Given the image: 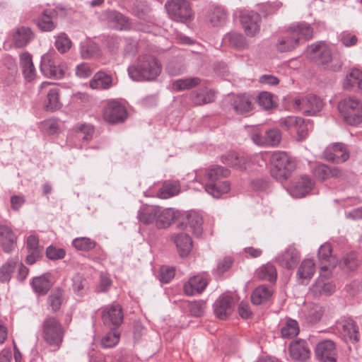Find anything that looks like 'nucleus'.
Segmentation results:
<instances>
[{"instance_id":"nucleus-1","label":"nucleus","mask_w":362,"mask_h":362,"mask_svg":"<svg viewBox=\"0 0 362 362\" xmlns=\"http://www.w3.org/2000/svg\"><path fill=\"white\" fill-rule=\"evenodd\" d=\"M313 36V29L306 22H297L290 25L287 33L280 37L276 47L280 52H290L299 46L301 39L308 40Z\"/></svg>"},{"instance_id":"nucleus-2","label":"nucleus","mask_w":362,"mask_h":362,"mask_svg":"<svg viewBox=\"0 0 362 362\" xmlns=\"http://www.w3.org/2000/svg\"><path fill=\"white\" fill-rule=\"evenodd\" d=\"M161 72V65L152 55L140 56L136 64L128 67L129 77L135 81L154 80Z\"/></svg>"},{"instance_id":"nucleus-3","label":"nucleus","mask_w":362,"mask_h":362,"mask_svg":"<svg viewBox=\"0 0 362 362\" xmlns=\"http://www.w3.org/2000/svg\"><path fill=\"white\" fill-rule=\"evenodd\" d=\"M272 176L277 181L287 180L296 168V160L285 151H274L270 157Z\"/></svg>"},{"instance_id":"nucleus-4","label":"nucleus","mask_w":362,"mask_h":362,"mask_svg":"<svg viewBox=\"0 0 362 362\" xmlns=\"http://www.w3.org/2000/svg\"><path fill=\"white\" fill-rule=\"evenodd\" d=\"M65 329L57 317L47 315L42 322V337L54 349H59L63 342Z\"/></svg>"},{"instance_id":"nucleus-5","label":"nucleus","mask_w":362,"mask_h":362,"mask_svg":"<svg viewBox=\"0 0 362 362\" xmlns=\"http://www.w3.org/2000/svg\"><path fill=\"white\" fill-rule=\"evenodd\" d=\"M229 175L230 170L224 167L219 165L210 167L206 173L209 180V182L205 185L206 192L215 198H218L221 194L227 193L230 190V183L228 181L221 182L220 186H217L214 182Z\"/></svg>"},{"instance_id":"nucleus-6","label":"nucleus","mask_w":362,"mask_h":362,"mask_svg":"<svg viewBox=\"0 0 362 362\" xmlns=\"http://www.w3.org/2000/svg\"><path fill=\"white\" fill-rule=\"evenodd\" d=\"M338 110L346 124L356 126L362 122L361 100L355 97L345 98L338 104Z\"/></svg>"},{"instance_id":"nucleus-7","label":"nucleus","mask_w":362,"mask_h":362,"mask_svg":"<svg viewBox=\"0 0 362 362\" xmlns=\"http://www.w3.org/2000/svg\"><path fill=\"white\" fill-rule=\"evenodd\" d=\"M308 50L315 54L316 62L322 65L327 66V69L334 72L341 71L343 62L340 59L332 60L331 50L322 42L312 44Z\"/></svg>"},{"instance_id":"nucleus-8","label":"nucleus","mask_w":362,"mask_h":362,"mask_svg":"<svg viewBox=\"0 0 362 362\" xmlns=\"http://www.w3.org/2000/svg\"><path fill=\"white\" fill-rule=\"evenodd\" d=\"M165 6L170 18L175 21L186 22L192 18V11L187 0H168Z\"/></svg>"},{"instance_id":"nucleus-9","label":"nucleus","mask_w":362,"mask_h":362,"mask_svg":"<svg viewBox=\"0 0 362 362\" xmlns=\"http://www.w3.org/2000/svg\"><path fill=\"white\" fill-rule=\"evenodd\" d=\"M127 115L126 107L116 100L107 102L103 110V119L110 124L123 123Z\"/></svg>"},{"instance_id":"nucleus-10","label":"nucleus","mask_w":362,"mask_h":362,"mask_svg":"<svg viewBox=\"0 0 362 362\" xmlns=\"http://www.w3.org/2000/svg\"><path fill=\"white\" fill-rule=\"evenodd\" d=\"M40 71L42 74L48 78L59 79L62 78L67 69L65 63L57 64L52 59V55L45 54L41 57Z\"/></svg>"},{"instance_id":"nucleus-11","label":"nucleus","mask_w":362,"mask_h":362,"mask_svg":"<svg viewBox=\"0 0 362 362\" xmlns=\"http://www.w3.org/2000/svg\"><path fill=\"white\" fill-rule=\"evenodd\" d=\"M102 320L110 329L119 327L124 319L123 310L119 303L107 305L102 308Z\"/></svg>"},{"instance_id":"nucleus-12","label":"nucleus","mask_w":362,"mask_h":362,"mask_svg":"<svg viewBox=\"0 0 362 362\" xmlns=\"http://www.w3.org/2000/svg\"><path fill=\"white\" fill-rule=\"evenodd\" d=\"M240 21L243 28L247 36H255L260 30V15L253 11H242L240 13Z\"/></svg>"},{"instance_id":"nucleus-13","label":"nucleus","mask_w":362,"mask_h":362,"mask_svg":"<svg viewBox=\"0 0 362 362\" xmlns=\"http://www.w3.org/2000/svg\"><path fill=\"white\" fill-rule=\"evenodd\" d=\"M332 247L329 243H325L318 250V258L322 264L320 267V275L327 276L325 273H330L331 269L334 268L338 262L337 258L332 255Z\"/></svg>"},{"instance_id":"nucleus-14","label":"nucleus","mask_w":362,"mask_h":362,"mask_svg":"<svg viewBox=\"0 0 362 362\" xmlns=\"http://www.w3.org/2000/svg\"><path fill=\"white\" fill-rule=\"evenodd\" d=\"M323 158L329 162L341 163L349 158V152L344 144L335 143L326 148Z\"/></svg>"},{"instance_id":"nucleus-15","label":"nucleus","mask_w":362,"mask_h":362,"mask_svg":"<svg viewBox=\"0 0 362 362\" xmlns=\"http://www.w3.org/2000/svg\"><path fill=\"white\" fill-rule=\"evenodd\" d=\"M315 356L319 362H337L335 344L331 340L319 342L315 348Z\"/></svg>"},{"instance_id":"nucleus-16","label":"nucleus","mask_w":362,"mask_h":362,"mask_svg":"<svg viewBox=\"0 0 362 362\" xmlns=\"http://www.w3.org/2000/svg\"><path fill=\"white\" fill-rule=\"evenodd\" d=\"M252 140L258 146H277L281 140V133L278 129H270L265 132V135L254 133L252 135Z\"/></svg>"},{"instance_id":"nucleus-17","label":"nucleus","mask_w":362,"mask_h":362,"mask_svg":"<svg viewBox=\"0 0 362 362\" xmlns=\"http://www.w3.org/2000/svg\"><path fill=\"white\" fill-rule=\"evenodd\" d=\"M300 261V254L293 247L290 246L276 257V262L280 266L288 269H292Z\"/></svg>"},{"instance_id":"nucleus-18","label":"nucleus","mask_w":362,"mask_h":362,"mask_svg":"<svg viewBox=\"0 0 362 362\" xmlns=\"http://www.w3.org/2000/svg\"><path fill=\"white\" fill-rule=\"evenodd\" d=\"M291 357L298 361H305L310 356V351L305 340L298 339L292 341L289 346Z\"/></svg>"},{"instance_id":"nucleus-19","label":"nucleus","mask_w":362,"mask_h":362,"mask_svg":"<svg viewBox=\"0 0 362 362\" xmlns=\"http://www.w3.org/2000/svg\"><path fill=\"white\" fill-rule=\"evenodd\" d=\"M17 237L8 226L0 224V244L6 253L11 252L15 247Z\"/></svg>"},{"instance_id":"nucleus-20","label":"nucleus","mask_w":362,"mask_h":362,"mask_svg":"<svg viewBox=\"0 0 362 362\" xmlns=\"http://www.w3.org/2000/svg\"><path fill=\"white\" fill-rule=\"evenodd\" d=\"M337 329L346 337L358 341L359 333L355 322L349 317L342 318L337 325Z\"/></svg>"},{"instance_id":"nucleus-21","label":"nucleus","mask_w":362,"mask_h":362,"mask_svg":"<svg viewBox=\"0 0 362 362\" xmlns=\"http://www.w3.org/2000/svg\"><path fill=\"white\" fill-rule=\"evenodd\" d=\"M114 79L110 74L99 71L96 72L89 81V87L92 89L107 90L112 88Z\"/></svg>"},{"instance_id":"nucleus-22","label":"nucleus","mask_w":362,"mask_h":362,"mask_svg":"<svg viewBox=\"0 0 362 362\" xmlns=\"http://www.w3.org/2000/svg\"><path fill=\"white\" fill-rule=\"evenodd\" d=\"M313 175L321 181L329 177L339 178L343 175L341 170L337 167L330 168L325 164H318L312 170Z\"/></svg>"},{"instance_id":"nucleus-23","label":"nucleus","mask_w":362,"mask_h":362,"mask_svg":"<svg viewBox=\"0 0 362 362\" xmlns=\"http://www.w3.org/2000/svg\"><path fill=\"white\" fill-rule=\"evenodd\" d=\"M158 206L143 205L138 211L137 218L139 222L144 225L155 224L159 213Z\"/></svg>"},{"instance_id":"nucleus-24","label":"nucleus","mask_w":362,"mask_h":362,"mask_svg":"<svg viewBox=\"0 0 362 362\" xmlns=\"http://www.w3.org/2000/svg\"><path fill=\"white\" fill-rule=\"evenodd\" d=\"M206 279L200 275L191 277L189 280L184 285L185 293L187 296L199 294L206 288L207 286Z\"/></svg>"},{"instance_id":"nucleus-25","label":"nucleus","mask_w":362,"mask_h":362,"mask_svg":"<svg viewBox=\"0 0 362 362\" xmlns=\"http://www.w3.org/2000/svg\"><path fill=\"white\" fill-rule=\"evenodd\" d=\"M172 240L175 244L181 257H187L192 247V240L187 233H177L172 235Z\"/></svg>"},{"instance_id":"nucleus-26","label":"nucleus","mask_w":362,"mask_h":362,"mask_svg":"<svg viewBox=\"0 0 362 362\" xmlns=\"http://www.w3.org/2000/svg\"><path fill=\"white\" fill-rule=\"evenodd\" d=\"M233 298L230 296H221L214 304L215 315L221 319L226 320L231 312Z\"/></svg>"},{"instance_id":"nucleus-27","label":"nucleus","mask_w":362,"mask_h":362,"mask_svg":"<svg viewBox=\"0 0 362 362\" xmlns=\"http://www.w3.org/2000/svg\"><path fill=\"white\" fill-rule=\"evenodd\" d=\"M324 274H327V276H322L320 275V279H318L310 288V292L315 296L331 295L335 291V285L334 284L329 281H325L323 279V278H328L331 272L329 274L324 272Z\"/></svg>"},{"instance_id":"nucleus-28","label":"nucleus","mask_w":362,"mask_h":362,"mask_svg":"<svg viewBox=\"0 0 362 362\" xmlns=\"http://www.w3.org/2000/svg\"><path fill=\"white\" fill-rule=\"evenodd\" d=\"M314 186L313 181L307 175L301 177L300 180L290 189L293 197H303L308 194Z\"/></svg>"},{"instance_id":"nucleus-29","label":"nucleus","mask_w":362,"mask_h":362,"mask_svg":"<svg viewBox=\"0 0 362 362\" xmlns=\"http://www.w3.org/2000/svg\"><path fill=\"white\" fill-rule=\"evenodd\" d=\"M222 162L238 170H245L248 161L247 158L240 156L235 152H228L221 156Z\"/></svg>"},{"instance_id":"nucleus-30","label":"nucleus","mask_w":362,"mask_h":362,"mask_svg":"<svg viewBox=\"0 0 362 362\" xmlns=\"http://www.w3.org/2000/svg\"><path fill=\"white\" fill-rule=\"evenodd\" d=\"M273 294L271 286L260 285L257 287L251 295V301L254 305H260L268 301Z\"/></svg>"},{"instance_id":"nucleus-31","label":"nucleus","mask_w":362,"mask_h":362,"mask_svg":"<svg viewBox=\"0 0 362 362\" xmlns=\"http://www.w3.org/2000/svg\"><path fill=\"white\" fill-rule=\"evenodd\" d=\"M34 37L31 29L28 27L21 26L16 29L13 35L14 45L17 47L26 46Z\"/></svg>"},{"instance_id":"nucleus-32","label":"nucleus","mask_w":362,"mask_h":362,"mask_svg":"<svg viewBox=\"0 0 362 362\" xmlns=\"http://www.w3.org/2000/svg\"><path fill=\"white\" fill-rule=\"evenodd\" d=\"M355 88L362 90V71L357 68L352 69L343 82V88L344 89Z\"/></svg>"},{"instance_id":"nucleus-33","label":"nucleus","mask_w":362,"mask_h":362,"mask_svg":"<svg viewBox=\"0 0 362 362\" xmlns=\"http://www.w3.org/2000/svg\"><path fill=\"white\" fill-rule=\"evenodd\" d=\"M49 274H45L42 276L33 278L32 286L34 291L38 294L45 295L52 286Z\"/></svg>"},{"instance_id":"nucleus-34","label":"nucleus","mask_w":362,"mask_h":362,"mask_svg":"<svg viewBox=\"0 0 362 362\" xmlns=\"http://www.w3.org/2000/svg\"><path fill=\"white\" fill-rule=\"evenodd\" d=\"M175 218L176 214L173 209H162L159 207V213L156 220V228L159 229L166 228L171 225Z\"/></svg>"},{"instance_id":"nucleus-35","label":"nucleus","mask_w":362,"mask_h":362,"mask_svg":"<svg viewBox=\"0 0 362 362\" xmlns=\"http://www.w3.org/2000/svg\"><path fill=\"white\" fill-rule=\"evenodd\" d=\"M223 41L226 45H228L236 49L242 50L248 47L246 38L243 35L237 33H227L223 38Z\"/></svg>"},{"instance_id":"nucleus-36","label":"nucleus","mask_w":362,"mask_h":362,"mask_svg":"<svg viewBox=\"0 0 362 362\" xmlns=\"http://www.w3.org/2000/svg\"><path fill=\"white\" fill-rule=\"evenodd\" d=\"M180 192V183L178 180L165 181L158 192L160 199H168L178 194Z\"/></svg>"},{"instance_id":"nucleus-37","label":"nucleus","mask_w":362,"mask_h":362,"mask_svg":"<svg viewBox=\"0 0 362 362\" xmlns=\"http://www.w3.org/2000/svg\"><path fill=\"white\" fill-rule=\"evenodd\" d=\"M107 19L117 30H127L130 28L129 19L117 11H110L106 14Z\"/></svg>"},{"instance_id":"nucleus-38","label":"nucleus","mask_w":362,"mask_h":362,"mask_svg":"<svg viewBox=\"0 0 362 362\" xmlns=\"http://www.w3.org/2000/svg\"><path fill=\"white\" fill-rule=\"evenodd\" d=\"M232 105L237 112L241 114L248 112L252 108V102L245 93L237 94L233 98Z\"/></svg>"},{"instance_id":"nucleus-39","label":"nucleus","mask_w":362,"mask_h":362,"mask_svg":"<svg viewBox=\"0 0 362 362\" xmlns=\"http://www.w3.org/2000/svg\"><path fill=\"white\" fill-rule=\"evenodd\" d=\"M227 13L222 6H215L210 8L208 14V19L213 26H220L226 20Z\"/></svg>"},{"instance_id":"nucleus-40","label":"nucleus","mask_w":362,"mask_h":362,"mask_svg":"<svg viewBox=\"0 0 362 362\" xmlns=\"http://www.w3.org/2000/svg\"><path fill=\"white\" fill-rule=\"evenodd\" d=\"M64 291L60 287L54 288L49 293L47 298V303L52 312H57L63 303Z\"/></svg>"},{"instance_id":"nucleus-41","label":"nucleus","mask_w":362,"mask_h":362,"mask_svg":"<svg viewBox=\"0 0 362 362\" xmlns=\"http://www.w3.org/2000/svg\"><path fill=\"white\" fill-rule=\"evenodd\" d=\"M315 272V264L313 259L303 260L297 272V276L300 280H310Z\"/></svg>"},{"instance_id":"nucleus-42","label":"nucleus","mask_w":362,"mask_h":362,"mask_svg":"<svg viewBox=\"0 0 362 362\" xmlns=\"http://www.w3.org/2000/svg\"><path fill=\"white\" fill-rule=\"evenodd\" d=\"M202 80L199 77L180 78L173 82V88L176 90L192 89L202 85Z\"/></svg>"},{"instance_id":"nucleus-43","label":"nucleus","mask_w":362,"mask_h":362,"mask_svg":"<svg viewBox=\"0 0 362 362\" xmlns=\"http://www.w3.org/2000/svg\"><path fill=\"white\" fill-rule=\"evenodd\" d=\"M54 14L52 11L45 10L39 17L37 25L42 31L49 32L55 28L56 23L52 19Z\"/></svg>"},{"instance_id":"nucleus-44","label":"nucleus","mask_w":362,"mask_h":362,"mask_svg":"<svg viewBox=\"0 0 362 362\" xmlns=\"http://www.w3.org/2000/svg\"><path fill=\"white\" fill-rule=\"evenodd\" d=\"M257 276L261 280L270 282L276 281L277 274L275 267L270 263L262 265L256 272Z\"/></svg>"},{"instance_id":"nucleus-45","label":"nucleus","mask_w":362,"mask_h":362,"mask_svg":"<svg viewBox=\"0 0 362 362\" xmlns=\"http://www.w3.org/2000/svg\"><path fill=\"white\" fill-rule=\"evenodd\" d=\"M257 102L264 110H270L278 106L277 98L271 92H260L257 97Z\"/></svg>"},{"instance_id":"nucleus-46","label":"nucleus","mask_w":362,"mask_h":362,"mask_svg":"<svg viewBox=\"0 0 362 362\" xmlns=\"http://www.w3.org/2000/svg\"><path fill=\"white\" fill-rule=\"evenodd\" d=\"M188 226L197 237L202 233V218L197 213H191L187 215Z\"/></svg>"},{"instance_id":"nucleus-47","label":"nucleus","mask_w":362,"mask_h":362,"mask_svg":"<svg viewBox=\"0 0 362 362\" xmlns=\"http://www.w3.org/2000/svg\"><path fill=\"white\" fill-rule=\"evenodd\" d=\"M190 98L196 105L211 103L215 99L214 92H191Z\"/></svg>"},{"instance_id":"nucleus-48","label":"nucleus","mask_w":362,"mask_h":362,"mask_svg":"<svg viewBox=\"0 0 362 362\" xmlns=\"http://www.w3.org/2000/svg\"><path fill=\"white\" fill-rule=\"evenodd\" d=\"M81 55L83 59H92L100 55L98 46L93 42L81 44Z\"/></svg>"},{"instance_id":"nucleus-49","label":"nucleus","mask_w":362,"mask_h":362,"mask_svg":"<svg viewBox=\"0 0 362 362\" xmlns=\"http://www.w3.org/2000/svg\"><path fill=\"white\" fill-rule=\"evenodd\" d=\"M281 336L284 338H292L299 333V326L296 320L288 319L285 325L281 329Z\"/></svg>"},{"instance_id":"nucleus-50","label":"nucleus","mask_w":362,"mask_h":362,"mask_svg":"<svg viewBox=\"0 0 362 362\" xmlns=\"http://www.w3.org/2000/svg\"><path fill=\"white\" fill-rule=\"evenodd\" d=\"M72 245L78 250L90 251L95 248L96 242L90 238L81 237L75 238Z\"/></svg>"},{"instance_id":"nucleus-51","label":"nucleus","mask_w":362,"mask_h":362,"mask_svg":"<svg viewBox=\"0 0 362 362\" xmlns=\"http://www.w3.org/2000/svg\"><path fill=\"white\" fill-rule=\"evenodd\" d=\"M54 46L61 54H64L70 49L71 41L66 33H62L56 37Z\"/></svg>"},{"instance_id":"nucleus-52","label":"nucleus","mask_w":362,"mask_h":362,"mask_svg":"<svg viewBox=\"0 0 362 362\" xmlns=\"http://www.w3.org/2000/svg\"><path fill=\"white\" fill-rule=\"evenodd\" d=\"M16 267V262L13 259L8 260L0 268V281L1 282H7L11 278V275Z\"/></svg>"},{"instance_id":"nucleus-53","label":"nucleus","mask_w":362,"mask_h":362,"mask_svg":"<svg viewBox=\"0 0 362 362\" xmlns=\"http://www.w3.org/2000/svg\"><path fill=\"white\" fill-rule=\"evenodd\" d=\"M73 289L78 295L85 294L88 289V281L80 274L75 275L73 277Z\"/></svg>"},{"instance_id":"nucleus-54","label":"nucleus","mask_w":362,"mask_h":362,"mask_svg":"<svg viewBox=\"0 0 362 362\" xmlns=\"http://www.w3.org/2000/svg\"><path fill=\"white\" fill-rule=\"evenodd\" d=\"M112 331L106 334L101 340V345L105 348H110L115 346L119 339L120 334L117 329H111Z\"/></svg>"},{"instance_id":"nucleus-55","label":"nucleus","mask_w":362,"mask_h":362,"mask_svg":"<svg viewBox=\"0 0 362 362\" xmlns=\"http://www.w3.org/2000/svg\"><path fill=\"white\" fill-rule=\"evenodd\" d=\"M233 259L231 257L227 256L221 259H219L217 262L216 268L214 269V274L221 276L226 272H227L232 266Z\"/></svg>"},{"instance_id":"nucleus-56","label":"nucleus","mask_w":362,"mask_h":362,"mask_svg":"<svg viewBox=\"0 0 362 362\" xmlns=\"http://www.w3.org/2000/svg\"><path fill=\"white\" fill-rule=\"evenodd\" d=\"M308 99L309 101L308 109L307 112H308V115H314L322 108L323 103L320 98L314 94H310L308 95Z\"/></svg>"},{"instance_id":"nucleus-57","label":"nucleus","mask_w":362,"mask_h":362,"mask_svg":"<svg viewBox=\"0 0 362 362\" xmlns=\"http://www.w3.org/2000/svg\"><path fill=\"white\" fill-rule=\"evenodd\" d=\"M324 313V309L319 305H313L307 313V319L310 322L315 323L318 322Z\"/></svg>"},{"instance_id":"nucleus-58","label":"nucleus","mask_w":362,"mask_h":362,"mask_svg":"<svg viewBox=\"0 0 362 362\" xmlns=\"http://www.w3.org/2000/svg\"><path fill=\"white\" fill-rule=\"evenodd\" d=\"M62 104L59 99L58 92H49L45 107L47 110L54 111L59 109Z\"/></svg>"},{"instance_id":"nucleus-59","label":"nucleus","mask_w":362,"mask_h":362,"mask_svg":"<svg viewBox=\"0 0 362 362\" xmlns=\"http://www.w3.org/2000/svg\"><path fill=\"white\" fill-rule=\"evenodd\" d=\"M40 128L48 134H54L59 132L58 122L56 119H48L40 123Z\"/></svg>"},{"instance_id":"nucleus-60","label":"nucleus","mask_w":362,"mask_h":362,"mask_svg":"<svg viewBox=\"0 0 362 362\" xmlns=\"http://www.w3.org/2000/svg\"><path fill=\"white\" fill-rule=\"evenodd\" d=\"M206 308V303L203 300L193 301L189 303V309L191 315L196 317L202 316Z\"/></svg>"},{"instance_id":"nucleus-61","label":"nucleus","mask_w":362,"mask_h":362,"mask_svg":"<svg viewBox=\"0 0 362 362\" xmlns=\"http://www.w3.org/2000/svg\"><path fill=\"white\" fill-rule=\"evenodd\" d=\"M279 125L285 130H288L291 127H295L298 122H302V117L295 116H288L279 119Z\"/></svg>"},{"instance_id":"nucleus-62","label":"nucleus","mask_w":362,"mask_h":362,"mask_svg":"<svg viewBox=\"0 0 362 362\" xmlns=\"http://www.w3.org/2000/svg\"><path fill=\"white\" fill-rule=\"evenodd\" d=\"M65 251L62 248H57L53 245L49 246L46 250V256L51 260L63 259L65 256Z\"/></svg>"},{"instance_id":"nucleus-63","label":"nucleus","mask_w":362,"mask_h":362,"mask_svg":"<svg viewBox=\"0 0 362 362\" xmlns=\"http://www.w3.org/2000/svg\"><path fill=\"white\" fill-rule=\"evenodd\" d=\"M26 249L28 252H43V248L39 245V239L37 236L30 235L27 238Z\"/></svg>"},{"instance_id":"nucleus-64","label":"nucleus","mask_w":362,"mask_h":362,"mask_svg":"<svg viewBox=\"0 0 362 362\" xmlns=\"http://www.w3.org/2000/svg\"><path fill=\"white\" fill-rule=\"evenodd\" d=\"M343 264L344 267L349 270H354L357 268L358 261L357 259L356 254L351 252L346 255L343 259Z\"/></svg>"}]
</instances>
